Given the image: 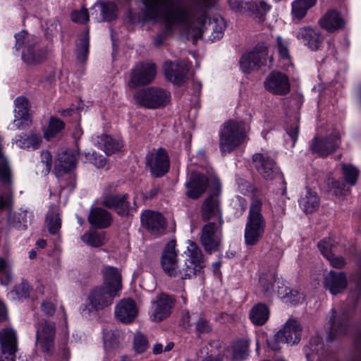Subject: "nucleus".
<instances>
[{
    "label": "nucleus",
    "mask_w": 361,
    "mask_h": 361,
    "mask_svg": "<svg viewBox=\"0 0 361 361\" xmlns=\"http://www.w3.org/2000/svg\"><path fill=\"white\" fill-rule=\"evenodd\" d=\"M101 140L103 142L104 151L108 155L120 150L123 146L122 142L119 140L114 139L108 135H103L101 137Z\"/></svg>",
    "instance_id": "49530a36"
},
{
    "label": "nucleus",
    "mask_w": 361,
    "mask_h": 361,
    "mask_svg": "<svg viewBox=\"0 0 361 361\" xmlns=\"http://www.w3.org/2000/svg\"><path fill=\"white\" fill-rule=\"evenodd\" d=\"M71 17L73 21L78 23H85L89 20V15L86 8L73 11Z\"/></svg>",
    "instance_id": "680f3d73"
},
{
    "label": "nucleus",
    "mask_w": 361,
    "mask_h": 361,
    "mask_svg": "<svg viewBox=\"0 0 361 361\" xmlns=\"http://www.w3.org/2000/svg\"><path fill=\"white\" fill-rule=\"evenodd\" d=\"M133 99L135 104L145 108L159 109L169 103L171 93L158 87H145L136 91Z\"/></svg>",
    "instance_id": "20e7f679"
},
{
    "label": "nucleus",
    "mask_w": 361,
    "mask_h": 361,
    "mask_svg": "<svg viewBox=\"0 0 361 361\" xmlns=\"http://www.w3.org/2000/svg\"><path fill=\"white\" fill-rule=\"evenodd\" d=\"M252 160L258 172L267 180L277 178L283 180V176L279 173L274 159L267 153H257Z\"/></svg>",
    "instance_id": "ddd939ff"
},
{
    "label": "nucleus",
    "mask_w": 361,
    "mask_h": 361,
    "mask_svg": "<svg viewBox=\"0 0 361 361\" xmlns=\"http://www.w3.org/2000/svg\"><path fill=\"white\" fill-rule=\"evenodd\" d=\"M319 25L327 32H333L343 27L345 22L341 14L335 10L328 11L319 21Z\"/></svg>",
    "instance_id": "cd10ccee"
},
{
    "label": "nucleus",
    "mask_w": 361,
    "mask_h": 361,
    "mask_svg": "<svg viewBox=\"0 0 361 361\" xmlns=\"http://www.w3.org/2000/svg\"><path fill=\"white\" fill-rule=\"evenodd\" d=\"M12 206V197L11 195H0V210L10 209Z\"/></svg>",
    "instance_id": "774afa93"
},
{
    "label": "nucleus",
    "mask_w": 361,
    "mask_h": 361,
    "mask_svg": "<svg viewBox=\"0 0 361 361\" xmlns=\"http://www.w3.org/2000/svg\"><path fill=\"white\" fill-rule=\"evenodd\" d=\"M196 331L199 334H208L212 331V326L206 317H199L195 322Z\"/></svg>",
    "instance_id": "bf43d9fd"
},
{
    "label": "nucleus",
    "mask_w": 361,
    "mask_h": 361,
    "mask_svg": "<svg viewBox=\"0 0 361 361\" xmlns=\"http://www.w3.org/2000/svg\"><path fill=\"white\" fill-rule=\"evenodd\" d=\"M269 10V6L263 1L247 2V12H250L259 19Z\"/></svg>",
    "instance_id": "09e8293b"
},
{
    "label": "nucleus",
    "mask_w": 361,
    "mask_h": 361,
    "mask_svg": "<svg viewBox=\"0 0 361 361\" xmlns=\"http://www.w3.org/2000/svg\"><path fill=\"white\" fill-rule=\"evenodd\" d=\"M349 326L348 317H331L328 341H332L336 336L345 334Z\"/></svg>",
    "instance_id": "473e14b6"
},
{
    "label": "nucleus",
    "mask_w": 361,
    "mask_h": 361,
    "mask_svg": "<svg viewBox=\"0 0 361 361\" xmlns=\"http://www.w3.org/2000/svg\"><path fill=\"white\" fill-rule=\"evenodd\" d=\"M249 343L247 341L240 340L232 345L233 359L235 360H244L248 355Z\"/></svg>",
    "instance_id": "a18cd8bd"
},
{
    "label": "nucleus",
    "mask_w": 361,
    "mask_h": 361,
    "mask_svg": "<svg viewBox=\"0 0 361 361\" xmlns=\"http://www.w3.org/2000/svg\"><path fill=\"white\" fill-rule=\"evenodd\" d=\"M326 258L329 260L331 265L336 269H341L345 264V262L342 257L334 256V254H331V257Z\"/></svg>",
    "instance_id": "69168bd1"
},
{
    "label": "nucleus",
    "mask_w": 361,
    "mask_h": 361,
    "mask_svg": "<svg viewBox=\"0 0 361 361\" xmlns=\"http://www.w3.org/2000/svg\"><path fill=\"white\" fill-rule=\"evenodd\" d=\"M267 59V47L264 44H258L252 51L242 56L240 60V68L244 73H250L257 67L264 66Z\"/></svg>",
    "instance_id": "f8f14e48"
},
{
    "label": "nucleus",
    "mask_w": 361,
    "mask_h": 361,
    "mask_svg": "<svg viewBox=\"0 0 361 361\" xmlns=\"http://www.w3.org/2000/svg\"><path fill=\"white\" fill-rule=\"evenodd\" d=\"M30 293V286L26 283H21L15 286L13 290L11 291V294H14V298L18 300H23L27 298Z\"/></svg>",
    "instance_id": "13d9d810"
},
{
    "label": "nucleus",
    "mask_w": 361,
    "mask_h": 361,
    "mask_svg": "<svg viewBox=\"0 0 361 361\" xmlns=\"http://www.w3.org/2000/svg\"><path fill=\"white\" fill-rule=\"evenodd\" d=\"M264 87L267 90L277 95L286 94L290 89L288 78L280 72L271 73L264 81Z\"/></svg>",
    "instance_id": "aec40b11"
},
{
    "label": "nucleus",
    "mask_w": 361,
    "mask_h": 361,
    "mask_svg": "<svg viewBox=\"0 0 361 361\" xmlns=\"http://www.w3.org/2000/svg\"><path fill=\"white\" fill-rule=\"evenodd\" d=\"M295 35L298 40L312 51L318 50L324 41L319 31L311 27H300Z\"/></svg>",
    "instance_id": "4be33fe9"
},
{
    "label": "nucleus",
    "mask_w": 361,
    "mask_h": 361,
    "mask_svg": "<svg viewBox=\"0 0 361 361\" xmlns=\"http://www.w3.org/2000/svg\"><path fill=\"white\" fill-rule=\"evenodd\" d=\"M49 53L48 47L35 39L23 51L22 59L29 65H37L47 59Z\"/></svg>",
    "instance_id": "dca6fc26"
},
{
    "label": "nucleus",
    "mask_w": 361,
    "mask_h": 361,
    "mask_svg": "<svg viewBox=\"0 0 361 361\" xmlns=\"http://www.w3.org/2000/svg\"><path fill=\"white\" fill-rule=\"evenodd\" d=\"M16 38V44L15 48L17 51L20 50L22 47H25L29 44V42L35 40L32 37H31L28 33L24 30L17 33L15 35Z\"/></svg>",
    "instance_id": "6e6d98bb"
},
{
    "label": "nucleus",
    "mask_w": 361,
    "mask_h": 361,
    "mask_svg": "<svg viewBox=\"0 0 361 361\" xmlns=\"http://www.w3.org/2000/svg\"><path fill=\"white\" fill-rule=\"evenodd\" d=\"M138 313L137 304L130 298L120 300L115 307V316H137Z\"/></svg>",
    "instance_id": "f704fd0d"
},
{
    "label": "nucleus",
    "mask_w": 361,
    "mask_h": 361,
    "mask_svg": "<svg viewBox=\"0 0 361 361\" xmlns=\"http://www.w3.org/2000/svg\"><path fill=\"white\" fill-rule=\"evenodd\" d=\"M176 246L175 240H171L165 245L161 257V265L169 276L185 280L184 273L182 271L183 267L178 264Z\"/></svg>",
    "instance_id": "6e6552de"
},
{
    "label": "nucleus",
    "mask_w": 361,
    "mask_h": 361,
    "mask_svg": "<svg viewBox=\"0 0 361 361\" xmlns=\"http://www.w3.org/2000/svg\"><path fill=\"white\" fill-rule=\"evenodd\" d=\"M81 240L85 244L94 247L102 246L107 240L104 233L93 230L85 233L81 236Z\"/></svg>",
    "instance_id": "4c0bfd02"
},
{
    "label": "nucleus",
    "mask_w": 361,
    "mask_h": 361,
    "mask_svg": "<svg viewBox=\"0 0 361 361\" xmlns=\"http://www.w3.org/2000/svg\"><path fill=\"white\" fill-rule=\"evenodd\" d=\"M220 192V189H218L214 195H209L203 202L200 212L202 219L204 221H209L215 218L218 219V222H221V220L223 221L222 212L218 199V195Z\"/></svg>",
    "instance_id": "5701e85b"
},
{
    "label": "nucleus",
    "mask_w": 361,
    "mask_h": 361,
    "mask_svg": "<svg viewBox=\"0 0 361 361\" xmlns=\"http://www.w3.org/2000/svg\"><path fill=\"white\" fill-rule=\"evenodd\" d=\"M99 8L101 12L102 17L96 19L97 21H110L116 18L117 15V7L115 4L112 2H99L94 4L93 9Z\"/></svg>",
    "instance_id": "e433bc0d"
},
{
    "label": "nucleus",
    "mask_w": 361,
    "mask_h": 361,
    "mask_svg": "<svg viewBox=\"0 0 361 361\" xmlns=\"http://www.w3.org/2000/svg\"><path fill=\"white\" fill-rule=\"evenodd\" d=\"M230 7L235 12L241 13H247V2L239 1L238 0L229 1Z\"/></svg>",
    "instance_id": "0e129e2a"
},
{
    "label": "nucleus",
    "mask_w": 361,
    "mask_h": 361,
    "mask_svg": "<svg viewBox=\"0 0 361 361\" xmlns=\"http://www.w3.org/2000/svg\"><path fill=\"white\" fill-rule=\"evenodd\" d=\"M102 286L120 293L122 289V276L120 270L112 266H105L102 270Z\"/></svg>",
    "instance_id": "a878e982"
},
{
    "label": "nucleus",
    "mask_w": 361,
    "mask_h": 361,
    "mask_svg": "<svg viewBox=\"0 0 361 361\" xmlns=\"http://www.w3.org/2000/svg\"><path fill=\"white\" fill-rule=\"evenodd\" d=\"M156 66L150 62L137 63L131 71L128 86L135 89L151 83L156 76Z\"/></svg>",
    "instance_id": "9b49d317"
},
{
    "label": "nucleus",
    "mask_w": 361,
    "mask_h": 361,
    "mask_svg": "<svg viewBox=\"0 0 361 361\" xmlns=\"http://www.w3.org/2000/svg\"><path fill=\"white\" fill-rule=\"evenodd\" d=\"M207 185L208 180L204 175L197 172L191 173L190 180L186 183L188 197L197 199L205 192Z\"/></svg>",
    "instance_id": "b1692460"
},
{
    "label": "nucleus",
    "mask_w": 361,
    "mask_h": 361,
    "mask_svg": "<svg viewBox=\"0 0 361 361\" xmlns=\"http://www.w3.org/2000/svg\"><path fill=\"white\" fill-rule=\"evenodd\" d=\"M103 339L106 349L112 350L119 347V334L117 331L105 330Z\"/></svg>",
    "instance_id": "de8ad7c7"
},
{
    "label": "nucleus",
    "mask_w": 361,
    "mask_h": 361,
    "mask_svg": "<svg viewBox=\"0 0 361 361\" xmlns=\"http://www.w3.org/2000/svg\"><path fill=\"white\" fill-rule=\"evenodd\" d=\"M2 138L0 137V178L4 183H11V171L7 157L4 154Z\"/></svg>",
    "instance_id": "79ce46f5"
},
{
    "label": "nucleus",
    "mask_w": 361,
    "mask_h": 361,
    "mask_svg": "<svg viewBox=\"0 0 361 361\" xmlns=\"http://www.w3.org/2000/svg\"><path fill=\"white\" fill-rule=\"evenodd\" d=\"M148 348V341L146 337L141 334H137L133 340V348L137 353H144Z\"/></svg>",
    "instance_id": "4d7b16f0"
},
{
    "label": "nucleus",
    "mask_w": 361,
    "mask_h": 361,
    "mask_svg": "<svg viewBox=\"0 0 361 361\" xmlns=\"http://www.w3.org/2000/svg\"><path fill=\"white\" fill-rule=\"evenodd\" d=\"M329 184L331 185L336 196L345 195L349 191V188L344 183L338 180L332 179Z\"/></svg>",
    "instance_id": "e2e57ef3"
},
{
    "label": "nucleus",
    "mask_w": 361,
    "mask_h": 361,
    "mask_svg": "<svg viewBox=\"0 0 361 361\" xmlns=\"http://www.w3.org/2000/svg\"><path fill=\"white\" fill-rule=\"evenodd\" d=\"M184 273L183 277L185 279H190L200 273L205 267L204 255L201 248L197 244L192 240L188 241V246L184 252Z\"/></svg>",
    "instance_id": "39448f33"
},
{
    "label": "nucleus",
    "mask_w": 361,
    "mask_h": 361,
    "mask_svg": "<svg viewBox=\"0 0 361 361\" xmlns=\"http://www.w3.org/2000/svg\"><path fill=\"white\" fill-rule=\"evenodd\" d=\"M119 293L102 285L97 287L92 290L88 296V300L90 302L89 306L84 307L82 310L81 314H95L97 311L111 305L114 299L116 297L119 296Z\"/></svg>",
    "instance_id": "0eeeda50"
},
{
    "label": "nucleus",
    "mask_w": 361,
    "mask_h": 361,
    "mask_svg": "<svg viewBox=\"0 0 361 361\" xmlns=\"http://www.w3.org/2000/svg\"><path fill=\"white\" fill-rule=\"evenodd\" d=\"M147 18L164 20L166 30L154 37V44L161 46L166 37L171 34L174 25H181L183 35L193 43L200 38L204 25V12L197 9H186L176 0H143Z\"/></svg>",
    "instance_id": "f257e3e1"
},
{
    "label": "nucleus",
    "mask_w": 361,
    "mask_h": 361,
    "mask_svg": "<svg viewBox=\"0 0 361 361\" xmlns=\"http://www.w3.org/2000/svg\"><path fill=\"white\" fill-rule=\"evenodd\" d=\"M339 145L338 135H332L326 137H315L311 142L310 147L312 153L325 157L333 153Z\"/></svg>",
    "instance_id": "6ab92c4d"
},
{
    "label": "nucleus",
    "mask_w": 361,
    "mask_h": 361,
    "mask_svg": "<svg viewBox=\"0 0 361 361\" xmlns=\"http://www.w3.org/2000/svg\"><path fill=\"white\" fill-rule=\"evenodd\" d=\"M300 206L305 213H312L319 205V199L315 192L307 188L305 195L301 197Z\"/></svg>",
    "instance_id": "72a5a7b5"
},
{
    "label": "nucleus",
    "mask_w": 361,
    "mask_h": 361,
    "mask_svg": "<svg viewBox=\"0 0 361 361\" xmlns=\"http://www.w3.org/2000/svg\"><path fill=\"white\" fill-rule=\"evenodd\" d=\"M198 3L197 5H194L191 6H185L186 9L195 8L197 11H201L204 12V25L202 27L203 33L204 29L212 31L211 37L212 40H218L222 37L224 35V30L226 28V23L223 18L217 17L214 18L213 19H210L207 25H206L207 20V14L206 9L209 8H212L214 6L216 0H196ZM201 36L200 37H202Z\"/></svg>",
    "instance_id": "1a4fd4ad"
},
{
    "label": "nucleus",
    "mask_w": 361,
    "mask_h": 361,
    "mask_svg": "<svg viewBox=\"0 0 361 361\" xmlns=\"http://www.w3.org/2000/svg\"><path fill=\"white\" fill-rule=\"evenodd\" d=\"M174 305V301L169 295L161 293L152 302L151 310L153 316H169Z\"/></svg>",
    "instance_id": "c85d7f7f"
},
{
    "label": "nucleus",
    "mask_w": 361,
    "mask_h": 361,
    "mask_svg": "<svg viewBox=\"0 0 361 361\" xmlns=\"http://www.w3.org/2000/svg\"><path fill=\"white\" fill-rule=\"evenodd\" d=\"M64 126L62 121L57 118L51 117L49 121V126L44 133V138L47 140H50L64 128Z\"/></svg>",
    "instance_id": "c03bdc74"
},
{
    "label": "nucleus",
    "mask_w": 361,
    "mask_h": 361,
    "mask_svg": "<svg viewBox=\"0 0 361 361\" xmlns=\"http://www.w3.org/2000/svg\"><path fill=\"white\" fill-rule=\"evenodd\" d=\"M188 72L185 65L179 63L166 61L164 63L166 78L171 82L180 85L184 82Z\"/></svg>",
    "instance_id": "bb28decb"
},
{
    "label": "nucleus",
    "mask_w": 361,
    "mask_h": 361,
    "mask_svg": "<svg viewBox=\"0 0 361 361\" xmlns=\"http://www.w3.org/2000/svg\"><path fill=\"white\" fill-rule=\"evenodd\" d=\"M269 307L264 303L259 302L250 310V316H269Z\"/></svg>",
    "instance_id": "052dcab7"
},
{
    "label": "nucleus",
    "mask_w": 361,
    "mask_h": 361,
    "mask_svg": "<svg viewBox=\"0 0 361 361\" xmlns=\"http://www.w3.org/2000/svg\"><path fill=\"white\" fill-rule=\"evenodd\" d=\"M34 219L32 212L21 208L20 212H16L8 217V225L17 230L25 231L27 226Z\"/></svg>",
    "instance_id": "c756f323"
},
{
    "label": "nucleus",
    "mask_w": 361,
    "mask_h": 361,
    "mask_svg": "<svg viewBox=\"0 0 361 361\" xmlns=\"http://www.w3.org/2000/svg\"><path fill=\"white\" fill-rule=\"evenodd\" d=\"M262 210V199L259 197H252L244 233L245 243L248 246L257 245L264 234L266 221Z\"/></svg>",
    "instance_id": "f03ea898"
},
{
    "label": "nucleus",
    "mask_w": 361,
    "mask_h": 361,
    "mask_svg": "<svg viewBox=\"0 0 361 361\" xmlns=\"http://www.w3.org/2000/svg\"><path fill=\"white\" fill-rule=\"evenodd\" d=\"M146 164L154 176H163L168 172L170 166L168 153L162 147L149 152L146 157Z\"/></svg>",
    "instance_id": "4468645a"
},
{
    "label": "nucleus",
    "mask_w": 361,
    "mask_h": 361,
    "mask_svg": "<svg viewBox=\"0 0 361 361\" xmlns=\"http://www.w3.org/2000/svg\"><path fill=\"white\" fill-rule=\"evenodd\" d=\"M56 335L55 324L49 320L42 319L37 325L35 345L41 351L52 355Z\"/></svg>",
    "instance_id": "9d476101"
},
{
    "label": "nucleus",
    "mask_w": 361,
    "mask_h": 361,
    "mask_svg": "<svg viewBox=\"0 0 361 361\" xmlns=\"http://www.w3.org/2000/svg\"><path fill=\"white\" fill-rule=\"evenodd\" d=\"M324 284L331 294L336 295L346 288L348 282L344 272L330 271L324 278Z\"/></svg>",
    "instance_id": "393cba45"
},
{
    "label": "nucleus",
    "mask_w": 361,
    "mask_h": 361,
    "mask_svg": "<svg viewBox=\"0 0 361 361\" xmlns=\"http://www.w3.org/2000/svg\"><path fill=\"white\" fill-rule=\"evenodd\" d=\"M12 272L10 266L1 274L0 281L2 285L8 286L12 281Z\"/></svg>",
    "instance_id": "338daca9"
},
{
    "label": "nucleus",
    "mask_w": 361,
    "mask_h": 361,
    "mask_svg": "<svg viewBox=\"0 0 361 361\" xmlns=\"http://www.w3.org/2000/svg\"><path fill=\"white\" fill-rule=\"evenodd\" d=\"M302 331V327L300 322L294 318H290L276 333V337L286 343L295 344L300 340Z\"/></svg>",
    "instance_id": "412c9836"
},
{
    "label": "nucleus",
    "mask_w": 361,
    "mask_h": 361,
    "mask_svg": "<svg viewBox=\"0 0 361 361\" xmlns=\"http://www.w3.org/2000/svg\"><path fill=\"white\" fill-rule=\"evenodd\" d=\"M248 127L242 121L229 120L219 132V147L222 154L231 153L246 141Z\"/></svg>",
    "instance_id": "7ed1b4c3"
},
{
    "label": "nucleus",
    "mask_w": 361,
    "mask_h": 361,
    "mask_svg": "<svg viewBox=\"0 0 361 361\" xmlns=\"http://www.w3.org/2000/svg\"><path fill=\"white\" fill-rule=\"evenodd\" d=\"M141 222L152 235H159L165 232L166 220L159 212L147 210L141 215Z\"/></svg>",
    "instance_id": "a211bd4d"
},
{
    "label": "nucleus",
    "mask_w": 361,
    "mask_h": 361,
    "mask_svg": "<svg viewBox=\"0 0 361 361\" xmlns=\"http://www.w3.org/2000/svg\"><path fill=\"white\" fill-rule=\"evenodd\" d=\"M89 222L99 228L109 226L112 221L111 214L102 208H94L91 210L88 216Z\"/></svg>",
    "instance_id": "2f4dec72"
},
{
    "label": "nucleus",
    "mask_w": 361,
    "mask_h": 361,
    "mask_svg": "<svg viewBox=\"0 0 361 361\" xmlns=\"http://www.w3.org/2000/svg\"><path fill=\"white\" fill-rule=\"evenodd\" d=\"M18 341L16 332L5 329L0 332V361H16Z\"/></svg>",
    "instance_id": "2eb2a0df"
},
{
    "label": "nucleus",
    "mask_w": 361,
    "mask_h": 361,
    "mask_svg": "<svg viewBox=\"0 0 361 361\" xmlns=\"http://www.w3.org/2000/svg\"><path fill=\"white\" fill-rule=\"evenodd\" d=\"M52 166V157L49 152L43 151L41 154V161L37 167L39 172L42 176L47 175L51 171Z\"/></svg>",
    "instance_id": "603ef678"
},
{
    "label": "nucleus",
    "mask_w": 361,
    "mask_h": 361,
    "mask_svg": "<svg viewBox=\"0 0 361 361\" xmlns=\"http://www.w3.org/2000/svg\"><path fill=\"white\" fill-rule=\"evenodd\" d=\"M278 295L283 302L293 305L302 302L304 300L302 293L287 287H281L278 290Z\"/></svg>",
    "instance_id": "c9c22d12"
},
{
    "label": "nucleus",
    "mask_w": 361,
    "mask_h": 361,
    "mask_svg": "<svg viewBox=\"0 0 361 361\" xmlns=\"http://www.w3.org/2000/svg\"><path fill=\"white\" fill-rule=\"evenodd\" d=\"M59 166L65 171H71L75 168L77 158L76 154L71 149L61 152L58 154Z\"/></svg>",
    "instance_id": "58836bf2"
},
{
    "label": "nucleus",
    "mask_w": 361,
    "mask_h": 361,
    "mask_svg": "<svg viewBox=\"0 0 361 361\" xmlns=\"http://www.w3.org/2000/svg\"><path fill=\"white\" fill-rule=\"evenodd\" d=\"M15 118L13 123L16 130L25 129L31 125L32 119L29 114V102L23 97H18L14 101Z\"/></svg>",
    "instance_id": "f3484780"
},
{
    "label": "nucleus",
    "mask_w": 361,
    "mask_h": 361,
    "mask_svg": "<svg viewBox=\"0 0 361 361\" xmlns=\"http://www.w3.org/2000/svg\"><path fill=\"white\" fill-rule=\"evenodd\" d=\"M317 0H295L292 4V13L295 18L300 20L307 11L314 6Z\"/></svg>",
    "instance_id": "a19ab883"
},
{
    "label": "nucleus",
    "mask_w": 361,
    "mask_h": 361,
    "mask_svg": "<svg viewBox=\"0 0 361 361\" xmlns=\"http://www.w3.org/2000/svg\"><path fill=\"white\" fill-rule=\"evenodd\" d=\"M221 222H208L203 225L199 233L200 242L206 252L212 254L220 250L222 241V225Z\"/></svg>",
    "instance_id": "423d86ee"
},
{
    "label": "nucleus",
    "mask_w": 361,
    "mask_h": 361,
    "mask_svg": "<svg viewBox=\"0 0 361 361\" xmlns=\"http://www.w3.org/2000/svg\"><path fill=\"white\" fill-rule=\"evenodd\" d=\"M317 247L324 257H329L333 254L335 244L332 238H325L318 243Z\"/></svg>",
    "instance_id": "864d4df0"
},
{
    "label": "nucleus",
    "mask_w": 361,
    "mask_h": 361,
    "mask_svg": "<svg viewBox=\"0 0 361 361\" xmlns=\"http://www.w3.org/2000/svg\"><path fill=\"white\" fill-rule=\"evenodd\" d=\"M342 171L345 180L350 185H355L359 175L358 169L351 164H343Z\"/></svg>",
    "instance_id": "8fccbe9b"
},
{
    "label": "nucleus",
    "mask_w": 361,
    "mask_h": 361,
    "mask_svg": "<svg viewBox=\"0 0 361 361\" xmlns=\"http://www.w3.org/2000/svg\"><path fill=\"white\" fill-rule=\"evenodd\" d=\"M89 52V32H82L79 37V42L76 45V57L78 60L84 62Z\"/></svg>",
    "instance_id": "37998d69"
},
{
    "label": "nucleus",
    "mask_w": 361,
    "mask_h": 361,
    "mask_svg": "<svg viewBox=\"0 0 361 361\" xmlns=\"http://www.w3.org/2000/svg\"><path fill=\"white\" fill-rule=\"evenodd\" d=\"M103 204L109 208H114L121 215L128 214L129 204L127 202V195H111L103 200Z\"/></svg>",
    "instance_id": "7c9ffc66"
},
{
    "label": "nucleus",
    "mask_w": 361,
    "mask_h": 361,
    "mask_svg": "<svg viewBox=\"0 0 361 361\" xmlns=\"http://www.w3.org/2000/svg\"><path fill=\"white\" fill-rule=\"evenodd\" d=\"M41 142L40 135L32 132L27 137L20 135L16 140V145L21 148L32 149L39 148Z\"/></svg>",
    "instance_id": "ea45409f"
},
{
    "label": "nucleus",
    "mask_w": 361,
    "mask_h": 361,
    "mask_svg": "<svg viewBox=\"0 0 361 361\" xmlns=\"http://www.w3.org/2000/svg\"><path fill=\"white\" fill-rule=\"evenodd\" d=\"M46 223L51 234H56L61 228V221L59 215L54 212H48Z\"/></svg>",
    "instance_id": "3c124183"
},
{
    "label": "nucleus",
    "mask_w": 361,
    "mask_h": 361,
    "mask_svg": "<svg viewBox=\"0 0 361 361\" xmlns=\"http://www.w3.org/2000/svg\"><path fill=\"white\" fill-rule=\"evenodd\" d=\"M288 46L289 43L286 39L281 36H277L276 48L280 57L283 59L288 60L290 58Z\"/></svg>",
    "instance_id": "5fc2aeb1"
}]
</instances>
